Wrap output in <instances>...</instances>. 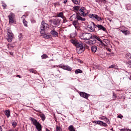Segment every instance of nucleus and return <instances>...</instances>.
<instances>
[{"mask_svg":"<svg viewBox=\"0 0 131 131\" xmlns=\"http://www.w3.org/2000/svg\"><path fill=\"white\" fill-rule=\"evenodd\" d=\"M67 67H68V66H63L61 67V68H62V69H64V70H67Z\"/></svg>","mask_w":131,"mask_h":131,"instance_id":"49530a36","label":"nucleus"},{"mask_svg":"<svg viewBox=\"0 0 131 131\" xmlns=\"http://www.w3.org/2000/svg\"><path fill=\"white\" fill-rule=\"evenodd\" d=\"M17 76L18 77H19V78H21L19 75H18Z\"/></svg>","mask_w":131,"mask_h":131,"instance_id":"13d9d810","label":"nucleus"},{"mask_svg":"<svg viewBox=\"0 0 131 131\" xmlns=\"http://www.w3.org/2000/svg\"><path fill=\"white\" fill-rule=\"evenodd\" d=\"M5 114L7 116L8 118L11 116V113L10 112V110H6L5 112Z\"/></svg>","mask_w":131,"mask_h":131,"instance_id":"412c9836","label":"nucleus"},{"mask_svg":"<svg viewBox=\"0 0 131 131\" xmlns=\"http://www.w3.org/2000/svg\"><path fill=\"white\" fill-rule=\"evenodd\" d=\"M10 55H13V53L10 52Z\"/></svg>","mask_w":131,"mask_h":131,"instance_id":"bf43d9fd","label":"nucleus"},{"mask_svg":"<svg viewBox=\"0 0 131 131\" xmlns=\"http://www.w3.org/2000/svg\"><path fill=\"white\" fill-rule=\"evenodd\" d=\"M99 118V119H101V120H104L105 121H109V119H108V118H107L106 117H105L104 116L100 117Z\"/></svg>","mask_w":131,"mask_h":131,"instance_id":"393cba45","label":"nucleus"},{"mask_svg":"<svg viewBox=\"0 0 131 131\" xmlns=\"http://www.w3.org/2000/svg\"><path fill=\"white\" fill-rule=\"evenodd\" d=\"M96 27L98 28V30H102L104 32H107V29L102 25H96Z\"/></svg>","mask_w":131,"mask_h":131,"instance_id":"1a4fd4ad","label":"nucleus"},{"mask_svg":"<svg viewBox=\"0 0 131 131\" xmlns=\"http://www.w3.org/2000/svg\"><path fill=\"white\" fill-rule=\"evenodd\" d=\"M125 131H131V129L126 128Z\"/></svg>","mask_w":131,"mask_h":131,"instance_id":"3c124183","label":"nucleus"},{"mask_svg":"<svg viewBox=\"0 0 131 131\" xmlns=\"http://www.w3.org/2000/svg\"><path fill=\"white\" fill-rule=\"evenodd\" d=\"M12 126L13 127H16V126H17V122H13L12 123Z\"/></svg>","mask_w":131,"mask_h":131,"instance_id":"4c0bfd02","label":"nucleus"},{"mask_svg":"<svg viewBox=\"0 0 131 131\" xmlns=\"http://www.w3.org/2000/svg\"><path fill=\"white\" fill-rule=\"evenodd\" d=\"M35 111L40 113L39 114V115L41 119L42 120V121H45V120L46 119V115H45L44 114L41 113L40 111L36 110Z\"/></svg>","mask_w":131,"mask_h":131,"instance_id":"4468645a","label":"nucleus"},{"mask_svg":"<svg viewBox=\"0 0 131 131\" xmlns=\"http://www.w3.org/2000/svg\"><path fill=\"white\" fill-rule=\"evenodd\" d=\"M80 38L81 39H84V40H86V39H85L84 36H83V34H82V36H80Z\"/></svg>","mask_w":131,"mask_h":131,"instance_id":"c03bdc74","label":"nucleus"},{"mask_svg":"<svg viewBox=\"0 0 131 131\" xmlns=\"http://www.w3.org/2000/svg\"><path fill=\"white\" fill-rule=\"evenodd\" d=\"M100 42V43H99V47H100V48H102V47H104V48H105L106 47V45H105V43H104L103 42V41H99Z\"/></svg>","mask_w":131,"mask_h":131,"instance_id":"a878e982","label":"nucleus"},{"mask_svg":"<svg viewBox=\"0 0 131 131\" xmlns=\"http://www.w3.org/2000/svg\"><path fill=\"white\" fill-rule=\"evenodd\" d=\"M70 20L71 21H85V18H82L81 16L78 15L77 13L73 14L70 17Z\"/></svg>","mask_w":131,"mask_h":131,"instance_id":"f257e3e1","label":"nucleus"},{"mask_svg":"<svg viewBox=\"0 0 131 131\" xmlns=\"http://www.w3.org/2000/svg\"><path fill=\"white\" fill-rule=\"evenodd\" d=\"M73 10H74V11H79V10H80V8H79V6H75L73 7Z\"/></svg>","mask_w":131,"mask_h":131,"instance_id":"7c9ffc66","label":"nucleus"},{"mask_svg":"<svg viewBox=\"0 0 131 131\" xmlns=\"http://www.w3.org/2000/svg\"><path fill=\"white\" fill-rule=\"evenodd\" d=\"M92 40H87L85 41V42L87 43V45H89V46H92V45H95L96 42H97V40L94 39H91Z\"/></svg>","mask_w":131,"mask_h":131,"instance_id":"9b49d317","label":"nucleus"},{"mask_svg":"<svg viewBox=\"0 0 131 131\" xmlns=\"http://www.w3.org/2000/svg\"><path fill=\"white\" fill-rule=\"evenodd\" d=\"M76 47V51L78 54H81L85 50V48L82 44L77 43Z\"/></svg>","mask_w":131,"mask_h":131,"instance_id":"7ed1b4c3","label":"nucleus"},{"mask_svg":"<svg viewBox=\"0 0 131 131\" xmlns=\"http://www.w3.org/2000/svg\"><path fill=\"white\" fill-rule=\"evenodd\" d=\"M7 35H13L12 31L10 29L7 30Z\"/></svg>","mask_w":131,"mask_h":131,"instance_id":"bb28decb","label":"nucleus"},{"mask_svg":"<svg viewBox=\"0 0 131 131\" xmlns=\"http://www.w3.org/2000/svg\"><path fill=\"white\" fill-rule=\"evenodd\" d=\"M49 56L47 54H43L41 56V59H47V58H48Z\"/></svg>","mask_w":131,"mask_h":131,"instance_id":"2f4dec72","label":"nucleus"},{"mask_svg":"<svg viewBox=\"0 0 131 131\" xmlns=\"http://www.w3.org/2000/svg\"><path fill=\"white\" fill-rule=\"evenodd\" d=\"M79 12L81 16H88V10L84 7H81Z\"/></svg>","mask_w":131,"mask_h":131,"instance_id":"423d86ee","label":"nucleus"},{"mask_svg":"<svg viewBox=\"0 0 131 131\" xmlns=\"http://www.w3.org/2000/svg\"><path fill=\"white\" fill-rule=\"evenodd\" d=\"M113 97L114 99H116V95L113 94Z\"/></svg>","mask_w":131,"mask_h":131,"instance_id":"603ef678","label":"nucleus"},{"mask_svg":"<svg viewBox=\"0 0 131 131\" xmlns=\"http://www.w3.org/2000/svg\"><path fill=\"white\" fill-rule=\"evenodd\" d=\"M76 74H78V73H82V71L80 69H77L75 71Z\"/></svg>","mask_w":131,"mask_h":131,"instance_id":"c85d7f7f","label":"nucleus"},{"mask_svg":"<svg viewBox=\"0 0 131 131\" xmlns=\"http://www.w3.org/2000/svg\"><path fill=\"white\" fill-rule=\"evenodd\" d=\"M67 70H68V71H71V70H72V68L69 66H68L67 67Z\"/></svg>","mask_w":131,"mask_h":131,"instance_id":"79ce46f5","label":"nucleus"},{"mask_svg":"<svg viewBox=\"0 0 131 131\" xmlns=\"http://www.w3.org/2000/svg\"><path fill=\"white\" fill-rule=\"evenodd\" d=\"M121 32L123 33L125 35H129L130 34V32L128 30H121Z\"/></svg>","mask_w":131,"mask_h":131,"instance_id":"6ab92c4d","label":"nucleus"},{"mask_svg":"<svg viewBox=\"0 0 131 131\" xmlns=\"http://www.w3.org/2000/svg\"><path fill=\"white\" fill-rule=\"evenodd\" d=\"M125 58L126 59V63L131 62V54L128 53L125 55Z\"/></svg>","mask_w":131,"mask_h":131,"instance_id":"f8f14e48","label":"nucleus"},{"mask_svg":"<svg viewBox=\"0 0 131 131\" xmlns=\"http://www.w3.org/2000/svg\"><path fill=\"white\" fill-rule=\"evenodd\" d=\"M6 39L8 42H12V40H13V35H8Z\"/></svg>","mask_w":131,"mask_h":131,"instance_id":"a211bd4d","label":"nucleus"},{"mask_svg":"<svg viewBox=\"0 0 131 131\" xmlns=\"http://www.w3.org/2000/svg\"><path fill=\"white\" fill-rule=\"evenodd\" d=\"M75 5H79V0H72Z\"/></svg>","mask_w":131,"mask_h":131,"instance_id":"c756f323","label":"nucleus"},{"mask_svg":"<svg viewBox=\"0 0 131 131\" xmlns=\"http://www.w3.org/2000/svg\"><path fill=\"white\" fill-rule=\"evenodd\" d=\"M31 121H32L33 125L36 126L37 125V124H38L39 123L38 122V121H37V120H36V119L33 118H31Z\"/></svg>","mask_w":131,"mask_h":131,"instance_id":"2eb2a0df","label":"nucleus"},{"mask_svg":"<svg viewBox=\"0 0 131 131\" xmlns=\"http://www.w3.org/2000/svg\"><path fill=\"white\" fill-rule=\"evenodd\" d=\"M80 96L82 97V98H84L85 99H88L89 97H90V94H88L85 92H80Z\"/></svg>","mask_w":131,"mask_h":131,"instance_id":"ddd939ff","label":"nucleus"},{"mask_svg":"<svg viewBox=\"0 0 131 131\" xmlns=\"http://www.w3.org/2000/svg\"><path fill=\"white\" fill-rule=\"evenodd\" d=\"M49 24L46 23V22H45V21H42L41 22V26L40 27V33L41 34H45V30H47V29H49Z\"/></svg>","mask_w":131,"mask_h":131,"instance_id":"f03ea898","label":"nucleus"},{"mask_svg":"<svg viewBox=\"0 0 131 131\" xmlns=\"http://www.w3.org/2000/svg\"><path fill=\"white\" fill-rule=\"evenodd\" d=\"M78 20H74L73 21V25L75 27V28H77L78 27Z\"/></svg>","mask_w":131,"mask_h":131,"instance_id":"4be33fe9","label":"nucleus"},{"mask_svg":"<svg viewBox=\"0 0 131 131\" xmlns=\"http://www.w3.org/2000/svg\"><path fill=\"white\" fill-rule=\"evenodd\" d=\"M25 17H26V16H25V15H24L22 16L21 17V19H23V23L24 25V26H25L26 27H27L28 26V23H27V21H26L25 20Z\"/></svg>","mask_w":131,"mask_h":131,"instance_id":"dca6fc26","label":"nucleus"},{"mask_svg":"<svg viewBox=\"0 0 131 131\" xmlns=\"http://www.w3.org/2000/svg\"><path fill=\"white\" fill-rule=\"evenodd\" d=\"M97 50H98V47L96 46H93L91 47V51L93 53H96V52H97Z\"/></svg>","mask_w":131,"mask_h":131,"instance_id":"aec40b11","label":"nucleus"},{"mask_svg":"<svg viewBox=\"0 0 131 131\" xmlns=\"http://www.w3.org/2000/svg\"><path fill=\"white\" fill-rule=\"evenodd\" d=\"M88 28L90 29V31L92 32H95L96 28V25L94 22H91L90 25H88Z\"/></svg>","mask_w":131,"mask_h":131,"instance_id":"39448f33","label":"nucleus"},{"mask_svg":"<svg viewBox=\"0 0 131 131\" xmlns=\"http://www.w3.org/2000/svg\"><path fill=\"white\" fill-rule=\"evenodd\" d=\"M89 18H91L93 20H97V21H102V18L97 14H91L89 15Z\"/></svg>","mask_w":131,"mask_h":131,"instance_id":"20e7f679","label":"nucleus"},{"mask_svg":"<svg viewBox=\"0 0 131 131\" xmlns=\"http://www.w3.org/2000/svg\"><path fill=\"white\" fill-rule=\"evenodd\" d=\"M30 72H32V73H35V71L33 69H30Z\"/></svg>","mask_w":131,"mask_h":131,"instance_id":"de8ad7c7","label":"nucleus"},{"mask_svg":"<svg viewBox=\"0 0 131 131\" xmlns=\"http://www.w3.org/2000/svg\"><path fill=\"white\" fill-rule=\"evenodd\" d=\"M107 20H108V21H110V22L112 21V19H111L110 18H107Z\"/></svg>","mask_w":131,"mask_h":131,"instance_id":"864d4df0","label":"nucleus"},{"mask_svg":"<svg viewBox=\"0 0 131 131\" xmlns=\"http://www.w3.org/2000/svg\"><path fill=\"white\" fill-rule=\"evenodd\" d=\"M98 124L99 125H100V126H104V127L108 126V125H107V123H104L102 121H98Z\"/></svg>","mask_w":131,"mask_h":131,"instance_id":"f3484780","label":"nucleus"},{"mask_svg":"<svg viewBox=\"0 0 131 131\" xmlns=\"http://www.w3.org/2000/svg\"><path fill=\"white\" fill-rule=\"evenodd\" d=\"M0 131H3V128H2V126H0Z\"/></svg>","mask_w":131,"mask_h":131,"instance_id":"5fc2aeb1","label":"nucleus"},{"mask_svg":"<svg viewBox=\"0 0 131 131\" xmlns=\"http://www.w3.org/2000/svg\"><path fill=\"white\" fill-rule=\"evenodd\" d=\"M83 36H84L85 39H86V40H89V39H93V36L91 33H83Z\"/></svg>","mask_w":131,"mask_h":131,"instance_id":"9d476101","label":"nucleus"},{"mask_svg":"<svg viewBox=\"0 0 131 131\" xmlns=\"http://www.w3.org/2000/svg\"><path fill=\"white\" fill-rule=\"evenodd\" d=\"M58 17H59L60 18H63V12H60L58 15Z\"/></svg>","mask_w":131,"mask_h":131,"instance_id":"473e14b6","label":"nucleus"},{"mask_svg":"<svg viewBox=\"0 0 131 131\" xmlns=\"http://www.w3.org/2000/svg\"><path fill=\"white\" fill-rule=\"evenodd\" d=\"M53 24L54 25H58V20L56 19H54L53 21Z\"/></svg>","mask_w":131,"mask_h":131,"instance_id":"72a5a7b5","label":"nucleus"},{"mask_svg":"<svg viewBox=\"0 0 131 131\" xmlns=\"http://www.w3.org/2000/svg\"><path fill=\"white\" fill-rule=\"evenodd\" d=\"M92 39H97V40H98V41H101L102 40L101 39V38H100L99 37L96 36V35H94L92 37Z\"/></svg>","mask_w":131,"mask_h":131,"instance_id":"b1692460","label":"nucleus"},{"mask_svg":"<svg viewBox=\"0 0 131 131\" xmlns=\"http://www.w3.org/2000/svg\"><path fill=\"white\" fill-rule=\"evenodd\" d=\"M117 117L118 118H120L121 119H122V118H123V116H122L121 114H120Z\"/></svg>","mask_w":131,"mask_h":131,"instance_id":"a18cd8bd","label":"nucleus"},{"mask_svg":"<svg viewBox=\"0 0 131 131\" xmlns=\"http://www.w3.org/2000/svg\"><path fill=\"white\" fill-rule=\"evenodd\" d=\"M99 121H94L93 122V123H95L96 124H98Z\"/></svg>","mask_w":131,"mask_h":131,"instance_id":"09e8293b","label":"nucleus"},{"mask_svg":"<svg viewBox=\"0 0 131 131\" xmlns=\"http://www.w3.org/2000/svg\"><path fill=\"white\" fill-rule=\"evenodd\" d=\"M2 7H3L4 9H6V8H7V4H6L4 3H2Z\"/></svg>","mask_w":131,"mask_h":131,"instance_id":"a19ab883","label":"nucleus"},{"mask_svg":"<svg viewBox=\"0 0 131 131\" xmlns=\"http://www.w3.org/2000/svg\"><path fill=\"white\" fill-rule=\"evenodd\" d=\"M127 66L129 67V68H131V62H126Z\"/></svg>","mask_w":131,"mask_h":131,"instance_id":"37998d69","label":"nucleus"},{"mask_svg":"<svg viewBox=\"0 0 131 131\" xmlns=\"http://www.w3.org/2000/svg\"><path fill=\"white\" fill-rule=\"evenodd\" d=\"M71 42L73 45H76V46L77 45V43H77V40H74V39L71 40Z\"/></svg>","mask_w":131,"mask_h":131,"instance_id":"cd10ccee","label":"nucleus"},{"mask_svg":"<svg viewBox=\"0 0 131 131\" xmlns=\"http://www.w3.org/2000/svg\"><path fill=\"white\" fill-rule=\"evenodd\" d=\"M126 130H125V129H121V131H125Z\"/></svg>","mask_w":131,"mask_h":131,"instance_id":"4d7b16f0","label":"nucleus"},{"mask_svg":"<svg viewBox=\"0 0 131 131\" xmlns=\"http://www.w3.org/2000/svg\"><path fill=\"white\" fill-rule=\"evenodd\" d=\"M45 38H46L47 39H49L51 37L47 34H44L43 35Z\"/></svg>","mask_w":131,"mask_h":131,"instance_id":"58836bf2","label":"nucleus"},{"mask_svg":"<svg viewBox=\"0 0 131 131\" xmlns=\"http://www.w3.org/2000/svg\"><path fill=\"white\" fill-rule=\"evenodd\" d=\"M50 34H51V35L53 37H58V36H59V33L55 30V29L50 31Z\"/></svg>","mask_w":131,"mask_h":131,"instance_id":"6e6552de","label":"nucleus"},{"mask_svg":"<svg viewBox=\"0 0 131 131\" xmlns=\"http://www.w3.org/2000/svg\"><path fill=\"white\" fill-rule=\"evenodd\" d=\"M23 38V36L22 35V34H20L18 35V39H19V40H22Z\"/></svg>","mask_w":131,"mask_h":131,"instance_id":"c9c22d12","label":"nucleus"},{"mask_svg":"<svg viewBox=\"0 0 131 131\" xmlns=\"http://www.w3.org/2000/svg\"><path fill=\"white\" fill-rule=\"evenodd\" d=\"M67 2H68V0H64L63 4H67Z\"/></svg>","mask_w":131,"mask_h":131,"instance_id":"8fccbe9b","label":"nucleus"},{"mask_svg":"<svg viewBox=\"0 0 131 131\" xmlns=\"http://www.w3.org/2000/svg\"><path fill=\"white\" fill-rule=\"evenodd\" d=\"M107 51H108V52H111V49H107Z\"/></svg>","mask_w":131,"mask_h":131,"instance_id":"6e6d98bb","label":"nucleus"},{"mask_svg":"<svg viewBox=\"0 0 131 131\" xmlns=\"http://www.w3.org/2000/svg\"><path fill=\"white\" fill-rule=\"evenodd\" d=\"M76 36V34L75 33H72L71 34V37L72 38H73V37H75Z\"/></svg>","mask_w":131,"mask_h":131,"instance_id":"f704fd0d","label":"nucleus"},{"mask_svg":"<svg viewBox=\"0 0 131 131\" xmlns=\"http://www.w3.org/2000/svg\"><path fill=\"white\" fill-rule=\"evenodd\" d=\"M35 126H36V129H37L38 131L41 130V125L40 124V123H39Z\"/></svg>","mask_w":131,"mask_h":131,"instance_id":"5701e85b","label":"nucleus"},{"mask_svg":"<svg viewBox=\"0 0 131 131\" xmlns=\"http://www.w3.org/2000/svg\"><path fill=\"white\" fill-rule=\"evenodd\" d=\"M56 131H61V127H60V126H56Z\"/></svg>","mask_w":131,"mask_h":131,"instance_id":"ea45409f","label":"nucleus"},{"mask_svg":"<svg viewBox=\"0 0 131 131\" xmlns=\"http://www.w3.org/2000/svg\"><path fill=\"white\" fill-rule=\"evenodd\" d=\"M108 68H110V69L115 68V69H116V66H115V64H113V65H111V66H110L108 67Z\"/></svg>","mask_w":131,"mask_h":131,"instance_id":"e433bc0d","label":"nucleus"},{"mask_svg":"<svg viewBox=\"0 0 131 131\" xmlns=\"http://www.w3.org/2000/svg\"><path fill=\"white\" fill-rule=\"evenodd\" d=\"M9 18V22L11 24H13L15 22L14 19H15V14L13 13L12 12L10 13V14L8 15Z\"/></svg>","mask_w":131,"mask_h":131,"instance_id":"0eeeda50","label":"nucleus"}]
</instances>
